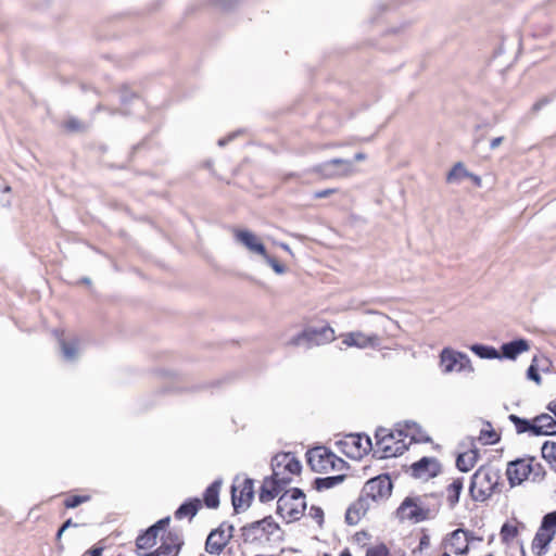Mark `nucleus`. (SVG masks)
I'll return each instance as SVG.
<instances>
[{
    "instance_id": "21",
    "label": "nucleus",
    "mask_w": 556,
    "mask_h": 556,
    "mask_svg": "<svg viewBox=\"0 0 556 556\" xmlns=\"http://www.w3.org/2000/svg\"><path fill=\"white\" fill-rule=\"evenodd\" d=\"M469 532L463 529H457L452 532L451 538L448 540V545L452 552L456 555H464L469 549Z\"/></svg>"
},
{
    "instance_id": "41",
    "label": "nucleus",
    "mask_w": 556,
    "mask_h": 556,
    "mask_svg": "<svg viewBox=\"0 0 556 556\" xmlns=\"http://www.w3.org/2000/svg\"><path fill=\"white\" fill-rule=\"evenodd\" d=\"M468 179L471 185L476 187H481V177L480 176H446V181L450 185L462 184L463 180Z\"/></svg>"
},
{
    "instance_id": "36",
    "label": "nucleus",
    "mask_w": 556,
    "mask_h": 556,
    "mask_svg": "<svg viewBox=\"0 0 556 556\" xmlns=\"http://www.w3.org/2000/svg\"><path fill=\"white\" fill-rule=\"evenodd\" d=\"M508 418L514 424L517 433L520 434V433H525V432H530L531 434H533V428H534L533 421L521 418L514 414L509 415Z\"/></svg>"
},
{
    "instance_id": "11",
    "label": "nucleus",
    "mask_w": 556,
    "mask_h": 556,
    "mask_svg": "<svg viewBox=\"0 0 556 556\" xmlns=\"http://www.w3.org/2000/svg\"><path fill=\"white\" fill-rule=\"evenodd\" d=\"M506 476L510 486L521 484L531 476V468L527 458H518L509 462L506 469Z\"/></svg>"
},
{
    "instance_id": "17",
    "label": "nucleus",
    "mask_w": 556,
    "mask_h": 556,
    "mask_svg": "<svg viewBox=\"0 0 556 556\" xmlns=\"http://www.w3.org/2000/svg\"><path fill=\"white\" fill-rule=\"evenodd\" d=\"M273 467L279 468L289 475H299L301 471V463L290 453L276 455L273 458Z\"/></svg>"
},
{
    "instance_id": "61",
    "label": "nucleus",
    "mask_w": 556,
    "mask_h": 556,
    "mask_svg": "<svg viewBox=\"0 0 556 556\" xmlns=\"http://www.w3.org/2000/svg\"><path fill=\"white\" fill-rule=\"evenodd\" d=\"M381 321L384 328H387L386 324H393V321L387 316H381Z\"/></svg>"
},
{
    "instance_id": "34",
    "label": "nucleus",
    "mask_w": 556,
    "mask_h": 556,
    "mask_svg": "<svg viewBox=\"0 0 556 556\" xmlns=\"http://www.w3.org/2000/svg\"><path fill=\"white\" fill-rule=\"evenodd\" d=\"M344 479H345L344 475L317 478V479H315L314 485H315L316 490L323 491V490L331 489V488L340 484Z\"/></svg>"
},
{
    "instance_id": "25",
    "label": "nucleus",
    "mask_w": 556,
    "mask_h": 556,
    "mask_svg": "<svg viewBox=\"0 0 556 556\" xmlns=\"http://www.w3.org/2000/svg\"><path fill=\"white\" fill-rule=\"evenodd\" d=\"M417 501L422 502V508L427 509V511L424 513V517H427L428 519H431L435 516L440 508V498L435 494H424V495H417Z\"/></svg>"
},
{
    "instance_id": "43",
    "label": "nucleus",
    "mask_w": 556,
    "mask_h": 556,
    "mask_svg": "<svg viewBox=\"0 0 556 556\" xmlns=\"http://www.w3.org/2000/svg\"><path fill=\"white\" fill-rule=\"evenodd\" d=\"M541 528H543V530L556 532V510L548 513L543 517Z\"/></svg>"
},
{
    "instance_id": "49",
    "label": "nucleus",
    "mask_w": 556,
    "mask_h": 556,
    "mask_svg": "<svg viewBox=\"0 0 556 556\" xmlns=\"http://www.w3.org/2000/svg\"><path fill=\"white\" fill-rule=\"evenodd\" d=\"M121 102L123 104L128 103L131 99L136 98V93L130 91L127 87H123L121 89Z\"/></svg>"
},
{
    "instance_id": "47",
    "label": "nucleus",
    "mask_w": 556,
    "mask_h": 556,
    "mask_svg": "<svg viewBox=\"0 0 556 556\" xmlns=\"http://www.w3.org/2000/svg\"><path fill=\"white\" fill-rule=\"evenodd\" d=\"M501 534L504 541L513 540L517 535V528L505 523L502 527Z\"/></svg>"
},
{
    "instance_id": "20",
    "label": "nucleus",
    "mask_w": 556,
    "mask_h": 556,
    "mask_svg": "<svg viewBox=\"0 0 556 556\" xmlns=\"http://www.w3.org/2000/svg\"><path fill=\"white\" fill-rule=\"evenodd\" d=\"M530 344L529 341L526 339H517L507 343L502 344L501 346V358H507V359H516L518 355H520L523 352L529 351Z\"/></svg>"
},
{
    "instance_id": "26",
    "label": "nucleus",
    "mask_w": 556,
    "mask_h": 556,
    "mask_svg": "<svg viewBox=\"0 0 556 556\" xmlns=\"http://www.w3.org/2000/svg\"><path fill=\"white\" fill-rule=\"evenodd\" d=\"M59 342L62 351V356L65 361L73 362L78 357L80 344L78 338H73L70 341L60 339Z\"/></svg>"
},
{
    "instance_id": "56",
    "label": "nucleus",
    "mask_w": 556,
    "mask_h": 556,
    "mask_svg": "<svg viewBox=\"0 0 556 556\" xmlns=\"http://www.w3.org/2000/svg\"><path fill=\"white\" fill-rule=\"evenodd\" d=\"M504 140H505L504 136H500V137L493 138L490 141V149L491 150L497 149L504 142Z\"/></svg>"
},
{
    "instance_id": "31",
    "label": "nucleus",
    "mask_w": 556,
    "mask_h": 556,
    "mask_svg": "<svg viewBox=\"0 0 556 556\" xmlns=\"http://www.w3.org/2000/svg\"><path fill=\"white\" fill-rule=\"evenodd\" d=\"M477 462L475 452L459 454L456 458V467L463 472L471 470Z\"/></svg>"
},
{
    "instance_id": "42",
    "label": "nucleus",
    "mask_w": 556,
    "mask_h": 556,
    "mask_svg": "<svg viewBox=\"0 0 556 556\" xmlns=\"http://www.w3.org/2000/svg\"><path fill=\"white\" fill-rule=\"evenodd\" d=\"M538 357L534 356L532 362H531V365L529 366L528 370H527V378L529 380H532L534 381L535 383L540 384L541 383V376L539 375V370H538Z\"/></svg>"
},
{
    "instance_id": "16",
    "label": "nucleus",
    "mask_w": 556,
    "mask_h": 556,
    "mask_svg": "<svg viewBox=\"0 0 556 556\" xmlns=\"http://www.w3.org/2000/svg\"><path fill=\"white\" fill-rule=\"evenodd\" d=\"M374 502L368 498L363 492L345 513V521L348 525L355 526L359 522L362 517L366 515Z\"/></svg>"
},
{
    "instance_id": "15",
    "label": "nucleus",
    "mask_w": 556,
    "mask_h": 556,
    "mask_svg": "<svg viewBox=\"0 0 556 556\" xmlns=\"http://www.w3.org/2000/svg\"><path fill=\"white\" fill-rule=\"evenodd\" d=\"M441 470V466L434 457H422L412 465V472L415 478L429 479L435 477Z\"/></svg>"
},
{
    "instance_id": "38",
    "label": "nucleus",
    "mask_w": 556,
    "mask_h": 556,
    "mask_svg": "<svg viewBox=\"0 0 556 556\" xmlns=\"http://www.w3.org/2000/svg\"><path fill=\"white\" fill-rule=\"evenodd\" d=\"M527 459L529 460V465L531 468L530 478L532 479V481H534V482L542 481L546 473L544 467L540 463L535 462L534 457H529Z\"/></svg>"
},
{
    "instance_id": "30",
    "label": "nucleus",
    "mask_w": 556,
    "mask_h": 556,
    "mask_svg": "<svg viewBox=\"0 0 556 556\" xmlns=\"http://www.w3.org/2000/svg\"><path fill=\"white\" fill-rule=\"evenodd\" d=\"M159 533L154 529L148 528L144 533L139 535L136 540L137 549H148L156 544Z\"/></svg>"
},
{
    "instance_id": "59",
    "label": "nucleus",
    "mask_w": 556,
    "mask_h": 556,
    "mask_svg": "<svg viewBox=\"0 0 556 556\" xmlns=\"http://www.w3.org/2000/svg\"><path fill=\"white\" fill-rule=\"evenodd\" d=\"M103 549L101 547H93L89 551L90 556H101Z\"/></svg>"
},
{
    "instance_id": "7",
    "label": "nucleus",
    "mask_w": 556,
    "mask_h": 556,
    "mask_svg": "<svg viewBox=\"0 0 556 556\" xmlns=\"http://www.w3.org/2000/svg\"><path fill=\"white\" fill-rule=\"evenodd\" d=\"M233 526L226 522L213 530L205 542V551L213 555H219L232 538Z\"/></svg>"
},
{
    "instance_id": "18",
    "label": "nucleus",
    "mask_w": 556,
    "mask_h": 556,
    "mask_svg": "<svg viewBox=\"0 0 556 556\" xmlns=\"http://www.w3.org/2000/svg\"><path fill=\"white\" fill-rule=\"evenodd\" d=\"M533 435H555L556 420L548 414H541L533 419Z\"/></svg>"
},
{
    "instance_id": "52",
    "label": "nucleus",
    "mask_w": 556,
    "mask_h": 556,
    "mask_svg": "<svg viewBox=\"0 0 556 556\" xmlns=\"http://www.w3.org/2000/svg\"><path fill=\"white\" fill-rule=\"evenodd\" d=\"M169 520H170V518H169V517H165V518H163V519L159 520L157 522H155V523H154L153 526H151L150 528H151V529H154V531H155L156 533H159V531H161V530H164V529H165V527L169 523Z\"/></svg>"
},
{
    "instance_id": "57",
    "label": "nucleus",
    "mask_w": 556,
    "mask_h": 556,
    "mask_svg": "<svg viewBox=\"0 0 556 556\" xmlns=\"http://www.w3.org/2000/svg\"><path fill=\"white\" fill-rule=\"evenodd\" d=\"M236 136H237V132H233V134L229 135L228 137L219 139L217 143H218L219 147H225Z\"/></svg>"
},
{
    "instance_id": "64",
    "label": "nucleus",
    "mask_w": 556,
    "mask_h": 556,
    "mask_svg": "<svg viewBox=\"0 0 556 556\" xmlns=\"http://www.w3.org/2000/svg\"><path fill=\"white\" fill-rule=\"evenodd\" d=\"M340 556H352V554L350 553V551H349V549H344V551L340 554Z\"/></svg>"
},
{
    "instance_id": "29",
    "label": "nucleus",
    "mask_w": 556,
    "mask_h": 556,
    "mask_svg": "<svg viewBox=\"0 0 556 556\" xmlns=\"http://www.w3.org/2000/svg\"><path fill=\"white\" fill-rule=\"evenodd\" d=\"M220 481H214L204 492V503L208 508H217L219 505Z\"/></svg>"
},
{
    "instance_id": "33",
    "label": "nucleus",
    "mask_w": 556,
    "mask_h": 556,
    "mask_svg": "<svg viewBox=\"0 0 556 556\" xmlns=\"http://www.w3.org/2000/svg\"><path fill=\"white\" fill-rule=\"evenodd\" d=\"M470 350L480 358H486V359L501 358L500 352L493 346L483 345V344H473L470 346Z\"/></svg>"
},
{
    "instance_id": "1",
    "label": "nucleus",
    "mask_w": 556,
    "mask_h": 556,
    "mask_svg": "<svg viewBox=\"0 0 556 556\" xmlns=\"http://www.w3.org/2000/svg\"><path fill=\"white\" fill-rule=\"evenodd\" d=\"M501 471L492 466H481L472 475L469 494L476 502H485L500 492Z\"/></svg>"
},
{
    "instance_id": "62",
    "label": "nucleus",
    "mask_w": 556,
    "mask_h": 556,
    "mask_svg": "<svg viewBox=\"0 0 556 556\" xmlns=\"http://www.w3.org/2000/svg\"><path fill=\"white\" fill-rule=\"evenodd\" d=\"M143 556H162V555H161L159 548H156L155 551L147 553Z\"/></svg>"
},
{
    "instance_id": "23",
    "label": "nucleus",
    "mask_w": 556,
    "mask_h": 556,
    "mask_svg": "<svg viewBox=\"0 0 556 556\" xmlns=\"http://www.w3.org/2000/svg\"><path fill=\"white\" fill-rule=\"evenodd\" d=\"M333 168H337L342 174H346L352 170V162L343 159H332L316 166L315 170L320 174H327L331 173Z\"/></svg>"
},
{
    "instance_id": "2",
    "label": "nucleus",
    "mask_w": 556,
    "mask_h": 556,
    "mask_svg": "<svg viewBox=\"0 0 556 556\" xmlns=\"http://www.w3.org/2000/svg\"><path fill=\"white\" fill-rule=\"evenodd\" d=\"M305 509V495L298 488L286 491L277 501V513L290 520H298Z\"/></svg>"
},
{
    "instance_id": "4",
    "label": "nucleus",
    "mask_w": 556,
    "mask_h": 556,
    "mask_svg": "<svg viewBox=\"0 0 556 556\" xmlns=\"http://www.w3.org/2000/svg\"><path fill=\"white\" fill-rule=\"evenodd\" d=\"M375 439L376 446L381 452V458L402 455L407 450L406 441L397 437L396 430L389 431L388 429L379 428L376 431Z\"/></svg>"
},
{
    "instance_id": "9",
    "label": "nucleus",
    "mask_w": 556,
    "mask_h": 556,
    "mask_svg": "<svg viewBox=\"0 0 556 556\" xmlns=\"http://www.w3.org/2000/svg\"><path fill=\"white\" fill-rule=\"evenodd\" d=\"M425 511L427 509L422 508L421 501H417L416 496H407L397 508L396 514L400 519H407L417 523L428 519L424 517Z\"/></svg>"
},
{
    "instance_id": "58",
    "label": "nucleus",
    "mask_w": 556,
    "mask_h": 556,
    "mask_svg": "<svg viewBox=\"0 0 556 556\" xmlns=\"http://www.w3.org/2000/svg\"><path fill=\"white\" fill-rule=\"evenodd\" d=\"M78 525L73 522L72 519H67L61 527V532H64L70 527H77Z\"/></svg>"
},
{
    "instance_id": "12",
    "label": "nucleus",
    "mask_w": 556,
    "mask_h": 556,
    "mask_svg": "<svg viewBox=\"0 0 556 556\" xmlns=\"http://www.w3.org/2000/svg\"><path fill=\"white\" fill-rule=\"evenodd\" d=\"M397 437L401 439H409L406 442L407 446L412 443L429 442L430 438L415 421H405L403 425L399 424L396 428Z\"/></svg>"
},
{
    "instance_id": "14",
    "label": "nucleus",
    "mask_w": 556,
    "mask_h": 556,
    "mask_svg": "<svg viewBox=\"0 0 556 556\" xmlns=\"http://www.w3.org/2000/svg\"><path fill=\"white\" fill-rule=\"evenodd\" d=\"M233 235L236 241L242 244L251 253L261 255L262 257L265 255L266 249L264 244L252 231L247 229H236Z\"/></svg>"
},
{
    "instance_id": "35",
    "label": "nucleus",
    "mask_w": 556,
    "mask_h": 556,
    "mask_svg": "<svg viewBox=\"0 0 556 556\" xmlns=\"http://www.w3.org/2000/svg\"><path fill=\"white\" fill-rule=\"evenodd\" d=\"M462 490H463V479L462 478L455 479L447 486V489H446L447 501H448L451 507H454L458 503Z\"/></svg>"
},
{
    "instance_id": "50",
    "label": "nucleus",
    "mask_w": 556,
    "mask_h": 556,
    "mask_svg": "<svg viewBox=\"0 0 556 556\" xmlns=\"http://www.w3.org/2000/svg\"><path fill=\"white\" fill-rule=\"evenodd\" d=\"M551 101H552V99H551L549 97H543V98H541L540 100H538V101L532 105V112H533V113L539 112V111H540V110H542L545 105H547Z\"/></svg>"
},
{
    "instance_id": "19",
    "label": "nucleus",
    "mask_w": 556,
    "mask_h": 556,
    "mask_svg": "<svg viewBox=\"0 0 556 556\" xmlns=\"http://www.w3.org/2000/svg\"><path fill=\"white\" fill-rule=\"evenodd\" d=\"M184 542L180 534L168 532L163 539L162 544L157 547L162 556H178Z\"/></svg>"
},
{
    "instance_id": "32",
    "label": "nucleus",
    "mask_w": 556,
    "mask_h": 556,
    "mask_svg": "<svg viewBox=\"0 0 556 556\" xmlns=\"http://www.w3.org/2000/svg\"><path fill=\"white\" fill-rule=\"evenodd\" d=\"M292 481V475L282 471L279 468L273 467V476L270 484L277 486L280 491L283 490Z\"/></svg>"
},
{
    "instance_id": "40",
    "label": "nucleus",
    "mask_w": 556,
    "mask_h": 556,
    "mask_svg": "<svg viewBox=\"0 0 556 556\" xmlns=\"http://www.w3.org/2000/svg\"><path fill=\"white\" fill-rule=\"evenodd\" d=\"M64 127L66 128V130L71 132H84L88 128V126L85 123H83L76 117H70L65 122Z\"/></svg>"
},
{
    "instance_id": "60",
    "label": "nucleus",
    "mask_w": 556,
    "mask_h": 556,
    "mask_svg": "<svg viewBox=\"0 0 556 556\" xmlns=\"http://www.w3.org/2000/svg\"><path fill=\"white\" fill-rule=\"evenodd\" d=\"M277 245H279L282 250H285L286 252H288L290 255H293V252L292 250L290 249V247L287 244V243H283V242H275Z\"/></svg>"
},
{
    "instance_id": "44",
    "label": "nucleus",
    "mask_w": 556,
    "mask_h": 556,
    "mask_svg": "<svg viewBox=\"0 0 556 556\" xmlns=\"http://www.w3.org/2000/svg\"><path fill=\"white\" fill-rule=\"evenodd\" d=\"M264 261L273 268V270L278 274L282 275L287 271L286 267L280 264L276 258L271 257L267 252L263 256Z\"/></svg>"
},
{
    "instance_id": "48",
    "label": "nucleus",
    "mask_w": 556,
    "mask_h": 556,
    "mask_svg": "<svg viewBox=\"0 0 556 556\" xmlns=\"http://www.w3.org/2000/svg\"><path fill=\"white\" fill-rule=\"evenodd\" d=\"M88 496L74 495L68 497L64 504L67 508H75L83 504L84 502L88 501Z\"/></svg>"
},
{
    "instance_id": "6",
    "label": "nucleus",
    "mask_w": 556,
    "mask_h": 556,
    "mask_svg": "<svg viewBox=\"0 0 556 556\" xmlns=\"http://www.w3.org/2000/svg\"><path fill=\"white\" fill-rule=\"evenodd\" d=\"M392 481L389 476L381 475L368 480L362 492L374 503L387 500L392 492Z\"/></svg>"
},
{
    "instance_id": "24",
    "label": "nucleus",
    "mask_w": 556,
    "mask_h": 556,
    "mask_svg": "<svg viewBox=\"0 0 556 556\" xmlns=\"http://www.w3.org/2000/svg\"><path fill=\"white\" fill-rule=\"evenodd\" d=\"M554 535L555 531L543 530V528L540 527L539 531L536 532L532 541V551L538 556L544 554L547 545L553 540Z\"/></svg>"
},
{
    "instance_id": "13",
    "label": "nucleus",
    "mask_w": 556,
    "mask_h": 556,
    "mask_svg": "<svg viewBox=\"0 0 556 556\" xmlns=\"http://www.w3.org/2000/svg\"><path fill=\"white\" fill-rule=\"evenodd\" d=\"M342 343L346 346L358 349L377 348L380 339L377 334H365L361 331H352L342 336Z\"/></svg>"
},
{
    "instance_id": "22",
    "label": "nucleus",
    "mask_w": 556,
    "mask_h": 556,
    "mask_svg": "<svg viewBox=\"0 0 556 556\" xmlns=\"http://www.w3.org/2000/svg\"><path fill=\"white\" fill-rule=\"evenodd\" d=\"M253 481L251 479H245L243 481V486L240 491V495H237V488L233 485L231 489V501L235 510H238L244 504L249 506V502L253 498Z\"/></svg>"
},
{
    "instance_id": "5",
    "label": "nucleus",
    "mask_w": 556,
    "mask_h": 556,
    "mask_svg": "<svg viewBox=\"0 0 556 556\" xmlns=\"http://www.w3.org/2000/svg\"><path fill=\"white\" fill-rule=\"evenodd\" d=\"M334 338V330L330 326H323L320 328L312 327L290 339L288 344L296 346L305 345L306 348H311L314 345L329 343L333 341Z\"/></svg>"
},
{
    "instance_id": "37",
    "label": "nucleus",
    "mask_w": 556,
    "mask_h": 556,
    "mask_svg": "<svg viewBox=\"0 0 556 556\" xmlns=\"http://www.w3.org/2000/svg\"><path fill=\"white\" fill-rule=\"evenodd\" d=\"M280 492L281 491L277 486L270 484V479L265 480L260 492V501L263 503L269 502L278 496Z\"/></svg>"
},
{
    "instance_id": "39",
    "label": "nucleus",
    "mask_w": 556,
    "mask_h": 556,
    "mask_svg": "<svg viewBox=\"0 0 556 556\" xmlns=\"http://www.w3.org/2000/svg\"><path fill=\"white\" fill-rule=\"evenodd\" d=\"M542 457L548 462H556V442L546 441L541 448Z\"/></svg>"
},
{
    "instance_id": "53",
    "label": "nucleus",
    "mask_w": 556,
    "mask_h": 556,
    "mask_svg": "<svg viewBox=\"0 0 556 556\" xmlns=\"http://www.w3.org/2000/svg\"><path fill=\"white\" fill-rule=\"evenodd\" d=\"M336 191H337V189H334V188H327V189H323V190H319V191H315L314 192V198H316V199L327 198L330 194L334 193Z\"/></svg>"
},
{
    "instance_id": "8",
    "label": "nucleus",
    "mask_w": 556,
    "mask_h": 556,
    "mask_svg": "<svg viewBox=\"0 0 556 556\" xmlns=\"http://www.w3.org/2000/svg\"><path fill=\"white\" fill-rule=\"evenodd\" d=\"M344 463L325 447H315L307 453V463L312 470L321 472L334 468L336 462Z\"/></svg>"
},
{
    "instance_id": "27",
    "label": "nucleus",
    "mask_w": 556,
    "mask_h": 556,
    "mask_svg": "<svg viewBox=\"0 0 556 556\" xmlns=\"http://www.w3.org/2000/svg\"><path fill=\"white\" fill-rule=\"evenodd\" d=\"M201 507V501L199 498H192L182 503L175 511L176 519H182L185 517L193 518Z\"/></svg>"
},
{
    "instance_id": "28",
    "label": "nucleus",
    "mask_w": 556,
    "mask_h": 556,
    "mask_svg": "<svg viewBox=\"0 0 556 556\" xmlns=\"http://www.w3.org/2000/svg\"><path fill=\"white\" fill-rule=\"evenodd\" d=\"M349 439L351 444L356 448L354 456L361 457L372 448L371 439L367 435L362 437L361 434H351Z\"/></svg>"
},
{
    "instance_id": "63",
    "label": "nucleus",
    "mask_w": 556,
    "mask_h": 556,
    "mask_svg": "<svg viewBox=\"0 0 556 556\" xmlns=\"http://www.w3.org/2000/svg\"><path fill=\"white\" fill-rule=\"evenodd\" d=\"M547 408L554 413L556 415V402L555 403H549Z\"/></svg>"
},
{
    "instance_id": "51",
    "label": "nucleus",
    "mask_w": 556,
    "mask_h": 556,
    "mask_svg": "<svg viewBox=\"0 0 556 556\" xmlns=\"http://www.w3.org/2000/svg\"><path fill=\"white\" fill-rule=\"evenodd\" d=\"M447 174H469L463 162L455 163L447 172Z\"/></svg>"
},
{
    "instance_id": "46",
    "label": "nucleus",
    "mask_w": 556,
    "mask_h": 556,
    "mask_svg": "<svg viewBox=\"0 0 556 556\" xmlns=\"http://www.w3.org/2000/svg\"><path fill=\"white\" fill-rule=\"evenodd\" d=\"M366 556H389V549L383 544L376 545L367 549Z\"/></svg>"
},
{
    "instance_id": "55",
    "label": "nucleus",
    "mask_w": 556,
    "mask_h": 556,
    "mask_svg": "<svg viewBox=\"0 0 556 556\" xmlns=\"http://www.w3.org/2000/svg\"><path fill=\"white\" fill-rule=\"evenodd\" d=\"M214 3L222 9L228 10L232 8V5L236 3V0H214Z\"/></svg>"
},
{
    "instance_id": "10",
    "label": "nucleus",
    "mask_w": 556,
    "mask_h": 556,
    "mask_svg": "<svg viewBox=\"0 0 556 556\" xmlns=\"http://www.w3.org/2000/svg\"><path fill=\"white\" fill-rule=\"evenodd\" d=\"M440 358L444 372L462 371L470 365V359L466 354L451 349H444Z\"/></svg>"
},
{
    "instance_id": "3",
    "label": "nucleus",
    "mask_w": 556,
    "mask_h": 556,
    "mask_svg": "<svg viewBox=\"0 0 556 556\" xmlns=\"http://www.w3.org/2000/svg\"><path fill=\"white\" fill-rule=\"evenodd\" d=\"M279 530L278 523L275 522L273 517L268 516L262 520H257L245 525L241 528V535L245 543H256L262 541H269Z\"/></svg>"
},
{
    "instance_id": "45",
    "label": "nucleus",
    "mask_w": 556,
    "mask_h": 556,
    "mask_svg": "<svg viewBox=\"0 0 556 556\" xmlns=\"http://www.w3.org/2000/svg\"><path fill=\"white\" fill-rule=\"evenodd\" d=\"M498 435L494 430H481L479 440L484 444H494L498 441Z\"/></svg>"
},
{
    "instance_id": "54",
    "label": "nucleus",
    "mask_w": 556,
    "mask_h": 556,
    "mask_svg": "<svg viewBox=\"0 0 556 556\" xmlns=\"http://www.w3.org/2000/svg\"><path fill=\"white\" fill-rule=\"evenodd\" d=\"M311 516L314 519H316L319 523H321L324 518V511L321 508L313 506L311 507Z\"/></svg>"
}]
</instances>
